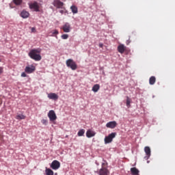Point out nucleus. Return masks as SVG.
I'll use <instances>...</instances> for the list:
<instances>
[{
  "mask_svg": "<svg viewBox=\"0 0 175 175\" xmlns=\"http://www.w3.org/2000/svg\"><path fill=\"white\" fill-rule=\"evenodd\" d=\"M39 53H40V50L32 49L29 53V57H30L31 59H34V61H40L42 59V56H40Z\"/></svg>",
  "mask_w": 175,
  "mask_h": 175,
  "instance_id": "nucleus-1",
  "label": "nucleus"
},
{
  "mask_svg": "<svg viewBox=\"0 0 175 175\" xmlns=\"http://www.w3.org/2000/svg\"><path fill=\"white\" fill-rule=\"evenodd\" d=\"M66 66L70 68L72 70H76L77 69V64L73 61L72 59H68L66 62Z\"/></svg>",
  "mask_w": 175,
  "mask_h": 175,
  "instance_id": "nucleus-2",
  "label": "nucleus"
},
{
  "mask_svg": "<svg viewBox=\"0 0 175 175\" xmlns=\"http://www.w3.org/2000/svg\"><path fill=\"white\" fill-rule=\"evenodd\" d=\"M117 135V133H112L109 134L108 136H106L105 137L104 142L105 144H109V143H111L113 142V139Z\"/></svg>",
  "mask_w": 175,
  "mask_h": 175,
  "instance_id": "nucleus-3",
  "label": "nucleus"
},
{
  "mask_svg": "<svg viewBox=\"0 0 175 175\" xmlns=\"http://www.w3.org/2000/svg\"><path fill=\"white\" fill-rule=\"evenodd\" d=\"M105 163H102V167L101 169H100L99 172H98V174L99 175H109L110 174V172L109 171V170H107V168L106 167H105Z\"/></svg>",
  "mask_w": 175,
  "mask_h": 175,
  "instance_id": "nucleus-4",
  "label": "nucleus"
},
{
  "mask_svg": "<svg viewBox=\"0 0 175 175\" xmlns=\"http://www.w3.org/2000/svg\"><path fill=\"white\" fill-rule=\"evenodd\" d=\"M36 70V68L33 65L27 66L25 68V72L28 73V75H31V73H33Z\"/></svg>",
  "mask_w": 175,
  "mask_h": 175,
  "instance_id": "nucleus-5",
  "label": "nucleus"
},
{
  "mask_svg": "<svg viewBox=\"0 0 175 175\" xmlns=\"http://www.w3.org/2000/svg\"><path fill=\"white\" fill-rule=\"evenodd\" d=\"M53 5L55 8H57V9H64V3L59 0H54Z\"/></svg>",
  "mask_w": 175,
  "mask_h": 175,
  "instance_id": "nucleus-6",
  "label": "nucleus"
},
{
  "mask_svg": "<svg viewBox=\"0 0 175 175\" xmlns=\"http://www.w3.org/2000/svg\"><path fill=\"white\" fill-rule=\"evenodd\" d=\"M51 167L53 170H57V169H59V167H61V163H59V161L57 160H55L52 162Z\"/></svg>",
  "mask_w": 175,
  "mask_h": 175,
  "instance_id": "nucleus-7",
  "label": "nucleus"
},
{
  "mask_svg": "<svg viewBox=\"0 0 175 175\" xmlns=\"http://www.w3.org/2000/svg\"><path fill=\"white\" fill-rule=\"evenodd\" d=\"M48 117L50 121H55V120H57V115H55V112L54 111V110L49 111L48 113Z\"/></svg>",
  "mask_w": 175,
  "mask_h": 175,
  "instance_id": "nucleus-8",
  "label": "nucleus"
},
{
  "mask_svg": "<svg viewBox=\"0 0 175 175\" xmlns=\"http://www.w3.org/2000/svg\"><path fill=\"white\" fill-rule=\"evenodd\" d=\"M30 9H33L34 12H40L39 10V4L38 2H34L33 3L29 4Z\"/></svg>",
  "mask_w": 175,
  "mask_h": 175,
  "instance_id": "nucleus-9",
  "label": "nucleus"
},
{
  "mask_svg": "<svg viewBox=\"0 0 175 175\" xmlns=\"http://www.w3.org/2000/svg\"><path fill=\"white\" fill-rule=\"evenodd\" d=\"M106 126H107V128H110L111 129H114V128H116V126H117V122L112 121V122H107L106 124Z\"/></svg>",
  "mask_w": 175,
  "mask_h": 175,
  "instance_id": "nucleus-10",
  "label": "nucleus"
},
{
  "mask_svg": "<svg viewBox=\"0 0 175 175\" xmlns=\"http://www.w3.org/2000/svg\"><path fill=\"white\" fill-rule=\"evenodd\" d=\"M64 32L69 33L70 32V25L68 23H65V25L62 27Z\"/></svg>",
  "mask_w": 175,
  "mask_h": 175,
  "instance_id": "nucleus-11",
  "label": "nucleus"
},
{
  "mask_svg": "<svg viewBox=\"0 0 175 175\" xmlns=\"http://www.w3.org/2000/svg\"><path fill=\"white\" fill-rule=\"evenodd\" d=\"M125 50H126V46H124V44H120L118 46V51L120 53V54H124Z\"/></svg>",
  "mask_w": 175,
  "mask_h": 175,
  "instance_id": "nucleus-12",
  "label": "nucleus"
},
{
  "mask_svg": "<svg viewBox=\"0 0 175 175\" xmlns=\"http://www.w3.org/2000/svg\"><path fill=\"white\" fill-rule=\"evenodd\" d=\"M49 99H52L53 100H58V96L55 93L48 94Z\"/></svg>",
  "mask_w": 175,
  "mask_h": 175,
  "instance_id": "nucleus-13",
  "label": "nucleus"
},
{
  "mask_svg": "<svg viewBox=\"0 0 175 175\" xmlns=\"http://www.w3.org/2000/svg\"><path fill=\"white\" fill-rule=\"evenodd\" d=\"M144 151L146 154V157L145 158H146V159H148V158L151 157V149L150 148V147L146 146L144 148Z\"/></svg>",
  "mask_w": 175,
  "mask_h": 175,
  "instance_id": "nucleus-14",
  "label": "nucleus"
},
{
  "mask_svg": "<svg viewBox=\"0 0 175 175\" xmlns=\"http://www.w3.org/2000/svg\"><path fill=\"white\" fill-rule=\"evenodd\" d=\"M21 17H22V18H28L29 17V12L26 10H23L21 12Z\"/></svg>",
  "mask_w": 175,
  "mask_h": 175,
  "instance_id": "nucleus-15",
  "label": "nucleus"
},
{
  "mask_svg": "<svg viewBox=\"0 0 175 175\" xmlns=\"http://www.w3.org/2000/svg\"><path fill=\"white\" fill-rule=\"evenodd\" d=\"M86 136L87 137H94L95 136V132L93 131L92 130H88L86 132Z\"/></svg>",
  "mask_w": 175,
  "mask_h": 175,
  "instance_id": "nucleus-16",
  "label": "nucleus"
},
{
  "mask_svg": "<svg viewBox=\"0 0 175 175\" xmlns=\"http://www.w3.org/2000/svg\"><path fill=\"white\" fill-rule=\"evenodd\" d=\"M131 173L132 175H139V170L136 167H131Z\"/></svg>",
  "mask_w": 175,
  "mask_h": 175,
  "instance_id": "nucleus-17",
  "label": "nucleus"
},
{
  "mask_svg": "<svg viewBox=\"0 0 175 175\" xmlns=\"http://www.w3.org/2000/svg\"><path fill=\"white\" fill-rule=\"evenodd\" d=\"M156 81H157V79L154 76L151 77L149 79V84H150V85H154Z\"/></svg>",
  "mask_w": 175,
  "mask_h": 175,
  "instance_id": "nucleus-18",
  "label": "nucleus"
},
{
  "mask_svg": "<svg viewBox=\"0 0 175 175\" xmlns=\"http://www.w3.org/2000/svg\"><path fill=\"white\" fill-rule=\"evenodd\" d=\"M100 88V85H99V84H96L92 87V91H93V92H98Z\"/></svg>",
  "mask_w": 175,
  "mask_h": 175,
  "instance_id": "nucleus-19",
  "label": "nucleus"
},
{
  "mask_svg": "<svg viewBox=\"0 0 175 175\" xmlns=\"http://www.w3.org/2000/svg\"><path fill=\"white\" fill-rule=\"evenodd\" d=\"M70 10L72 11V12L74 14H76L79 12V10L77 9V7L76 5H72L70 7Z\"/></svg>",
  "mask_w": 175,
  "mask_h": 175,
  "instance_id": "nucleus-20",
  "label": "nucleus"
},
{
  "mask_svg": "<svg viewBox=\"0 0 175 175\" xmlns=\"http://www.w3.org/2000/svg\"><path fill=\"white\" fill-rule=\"evenodd\" d=\"M46 175H54V172L51 170V169L46 168Z\"/></svg>",
  "mask_w": 175,
  "mask_h": 175,
  "instance_id": "nucleus-21",
  "label": "nucleus"
},
{
  "mask_svg": "<svg viewBox=\"0 0 175 175\" xmlns=\"http://www.w3.org/2000/svg\"><path fill=\"white\" fill-rule=\"evenodd\" d=\"M84 133H85V130L81 129V130L79 131L77 135H78V136H83Z\"/></svg>",
  "mask_w": 175,
  "mask_h": 175,
  "instance_id": "nucleus-22",
  "label": "nucleus"
},
{
  "mask_svg": "<svg viewBox=\"0 0 175 175\" xmlns=\"http://www.w3.org/2000/svg\"><path fill=\"white\" fill-rule=\"evenodd\" d=\"M16 120H25V116L24 115H18L16 117Z\"/></svg>",
  "mask_w": 175,
  "mask_h": 175,
  "instance_id": "nucleus-23",
  "label": "nucleus"
},
{
  "mask_svg": "<svg viewBox=\"0 0 175 175\" xmlns=\"http://www.w3.org/2000/svg\"><path fill=\"white\" fill-rule=\"evenodd\" d=\"M14 3H15V5H21L23 0H13Z\"/></svg>",
  "mask_w": 175,
  "mask_h": 175,
  "instance_id": "nucleus-24",
  "label": "nucleus"
},
{
  "mask_svg": "<svg viewBox=\"0 0 175 175\" xmlns=\"http://www.w3.org/2000/svg\"><path fill=\"white\" fill-rule=\"evenodd\" d=\"M126 105L127 107H131V98H129L128 96L126 97Z\"/></svg>",
  "mask_w": 175,
  "mask_h": 175,
  "instance_id": "nucleus-25",
  "label": "nucleus"
},
{
  "mask_svg": "<svg viewBox=\"0 0 175 175\" xmlns=\"http://www.w3.org/2000/svg\"><path fill=\"white\" fill-rule=\"evenodd\" d=\"M68 38H69V35H68V34L62 35V39L66 40V39H68Z\"/></svg>",
  "mask_w": 175,
  "mask_h": 175,
  "instance_id": "nucleus-26",
  "label": "nucleus"
},
{
  "mask_svg": "<svg viewBox=\"0 0 175 175\" xmlns=\"http://www.w3.org/2000/svg\"><path fill=\"white\" fill-rule=\"evenodd\" d=\"M51 33H52V35H53V36L58 35V33H59L58 30H57V29L52 31Z\"/></svg>",
  "mask_w": 175,
  "mask_h": 175,
  "instance_id": "nucleus-27",
  "label": "nucleus"
},
{
  "mask_svg": "<svg viewBox=\"0 0 175 175\" xmlns=\"http://www.w3.org/2000/svg\"><path fill=\"white\" fill-rule=\"evenodd\" d=\"M31 31L32 33H36V27H31Z\"/></svg>",
  "mask_w": 175,
  "mask_h": 175,
  "instance_id": "nucleus-28",
  "label": "nucleus"
},
{
  "mask_svg": "<svg viewBox=\"0 0 175 175\" xmlns=\"http://www.w3.org/2000/svg\"><path fill=\"white\" fill-rule=\"evenodd\" d=\"M42 124H43V125H47V120H45V119H43L42 121H41Z\"/></svg>",
  "mask_w": 175,
  "mask_h": 175,
  "instance_id": "nucleus-29",
  "label": "nucleus"
},
{
  "mask_svg": "<svg viewBox=\"0 0 175 175\" xmlns=\"http://www.w3.org/2000/svg\"><path fill=\"white\" fill-rule=\"evenodd\" d=\"M21 77H27V74L25 72H22Z\"/></svg>",
  "mask_w": 175,
  "mask_h": 175,
  "instance_id": "nucleus-30",
  "label": "nucleus"
},
{
  "mask_svg": "<svg viewBox=\"0 0 175 175\" xmlns=\"http://www.w3.org/2000/svg\"><path fill=\"white\" fill-rule=\"evenodd\" d=\"M2 73H3V68L0 67V75H2Z\"/></svg>",
  "mask_w": 175,
  "mask_h": 175,
  "instance_id": "nucleus-31",
  "label": "nucleus"
},
{
  "mask_svg": "<svg viewBox=\"0 0 175 175\" xmlns=\"http://www.w3.org/2000/svg\"><path fill=\"white\" fill-rule=\"evenodd\" d=\"M64 11L62 10H61L59 11V13H61V14H64Z\"/></svg>",
  "mask_w": 175,
  "mask_h": 175,
  "instance_id": "nucleus-32",
  "label": "nucleus"
},
{
  "mask_svg": "<svg viewBox=\"0 0 175 175\" xmlns=\"http://www.w3.org/2000/svg\"><path fill=\"white\" fill-rule=\"evenodd\" d=\"M99 47L100 48L103 47V44H99Z\"/></svg>",
  "mask_w": 175,
  "mask_h": 175,
  "instance_id": "nucleus-33",
  "label": "nucleus"
},
{
  "mask_svg": "<svg viewBox=\"0 0 175 175\" xmlns=\"http://www.w3.org/2000/svg\"><path fill=\"white\" fill-rule=\"evenodd\" d=\"M2 62V59H1V57H0V62Z\"/></svg>",
  "mask_w": 175,
  "mask_h": 175,
  "instance_id": "nucleus-34",
  "label": "nucleus"
}]
</instances>
